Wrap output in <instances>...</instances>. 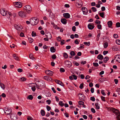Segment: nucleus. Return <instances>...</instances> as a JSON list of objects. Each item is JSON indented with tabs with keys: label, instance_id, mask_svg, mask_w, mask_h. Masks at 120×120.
Instances as JSON below:
<instances>
[{
	"label": "nucleus",
	"instance_id": "nucleus-3",
	"mask_svg": "<svg viewBox=\"0 0 120 120\" xmlns=\"http://www.w3.org/2000/svg\"><path fill=\"white\" fill-rule=\"evenodd\" d=\"M45 86V82H40L38 85L36 84V88L38 89L41 90L42 88H44Z\"/></svg>",
	"mask_w": 120,
	"mask_h": 120
},
{
	"label": "nucleus",
	"instance_id": "nucleus-49",
	"mask_svg": "<svg viewBox=\"0 0 120 120\" xmlns=\"http://www.w3.org/2000/svg\"><path fill=\"white\" fill-rule=\"evenodd\" d=\"M101 98L102 101H105V97H104L103 96H101Z\"/></svg>",
	"mask_w": 120,
	"mask_h": 120
},
{
	"label": "nucleus",
	"instance_id": "nucleus-26",
	"mask_svg": "<svg viewBox=\"0 0 120 120\" xmlns=\"http://www.w3.org/2000/svg\"><path fill=\"white\" fill-rule=\"evenodd\" d=\"M95 105L96 107V109H98L100 108L99 105L98 103H96L95 104Z\"/></svg>",
	"mask_w": 120,
	"mask_h": 120
},
{
	"label": "nucleus",
	"instance_id": "nucleus-12",
	"mask_svg": "<svg viewBox=\"0 0 120 120\" xmlns=\"http://www.w3.org/2000/svg\"><path fill=\"white\" fill-rule=\"evenodd\" d=\"M64 63L67 67H71V63L70 61L68 60H66L65 61Z\"/></svg>",
	"mask_w": 120,
	"mask_h": 120
},
{
	"label": "nucleus",
	"instance_id": "nucleus-9",
	"mask_svg": "<svg viewBox=\"0 0 120 120\" xmlns=\"http://www.w3.org/2000/svg\"><path fill=\"white\" fill-rule=\"evenodd\" d=\"M45 73L47 75L50 76H52L53 74V71L49 70H46Z\"/></svg>",
	"mask_w": 120,
	"mask_h": 120
},
{
	"label": "nucleus",
	"instance_id": "nucleus-4",
	"mask_svg": "<svg viewBox=\"0 0 120 120\" xmlns=\"http://www.w3.org/2000/svg\"><path fill=\"white\" fill-rule=\"evenodd\" d=\"M4 113L7 115H10L12 112V109L7 107L4 108Z\"/></svg>",
	"mask_w": 120,
	"mask_h": 120
},
{
	"label": "nucleus",
	"instance_id": "nucleus-55",
	"mask_svg": "<svg viewBox=\"0 0 120 120\" xmlns=\"http://www.w3.org/2000/svg\"><path fill=\"white\" fill-rule=\"evenodd\" d=\"M79 104V105H83L84 104V103L82 101H80L78 102Z\"/></svg>",
	"mask_w": 120,
	"mask_h": 120
},
{
	"label": "nucleus",
	"instance_id": "nucleus-1",
	"mask_svg": "<svg viewBox=\"0 0 120 120\" xmlns=\"http://www.w3.org/2000/svg\"><path fill=\"white\" fill-rule=\"evenodd\" d=\"M110 110L112 111L116 116V118L117 120H120V113L118 110L116 109L113 108H111Z\"/></svg>",
	"mask_w": 120,
	"mask_h": 120
},
{
	"label": "nucleus",
	"instance_id": "nucleus-39",
	"mask_svg": "<svg viewBox=\"0 0 120 120\" xmlns=\"http://www.w3.org/2000/svg\"><path fill=\"white\" fill-rule=\"evenodd\" d=\"M84 44L86 45L89 46L90 44V42H84Z\"/></svg>",
	"mask_w": 120,
	"mask_h": 120
},
{
	"label": "nucleus",
	"instance_id": "nucleus-31",
	"mask_svg": "<svg viewBox=\"0 0 120 120\" xmlns=\"http://www.w3.org/2000/svg\"><path fill=\"white\" fill-rule=\"evenodd\" d=\"M41 113L42 116H43L45 115V112L44 110H41Z\"/></svg>",
	"mask_w": 120,
	"mask_h": 120
},
{
	"label": "nucleus",
	"instance_id": "nucleus-58",
	"mask_svg": "<svg viewBox=\"0 0 120 120\" xmlns=\"http://www.w3.org/2000/svg\"><path fill=\"white\" fill-rule=\"evenodd\" d=\"M95 23L97 24H99L101 22L98 20H96L95 22Z\"/></svg>",
	"mask_w": 120,
	"mask_h": 120
},
{
	"label": "nucleus",
	"instance_id": "nucleus-43",
	"mask_svg": "<svg viewBox=\"0 0 120 120\" xmlns=\"http://www.w3.org/2000/svg\"><path fill=\"white\" fill-rule=\"evenodd\" d=\"M33 54H30V58L31 59L33 60L34 57L33 56Z\"/></svg>",
	"mask_w": 120,
	"mask_h": 120
},
{
	"label": "nucleus",
	"instance_id": "nucleus-2",
	"mask_svg": "<svg viewBox=\"0 0 120 120\" xmlns=\"http://www.w3.org/2000/svg\"><path fill=\"white\" fill-rule=\"evenodd\" d=\"M30 23L33 26L37 24L38 22V19L36 18H33L30 19Z\"/></svg>",
	"mask_w": 120,
	"mask_h": 120
},
{
	"label": "nucleus",
	"instance_id": "nucleus-7",
	"mask_svg": "<svg viewBox=\"0 0 120 120\" xmlns=\"http://www.w3.org/2000/svg\"><path fill=\"white\" fill-rule=\"evenodd\" d=\"M0 13L3 16H5L7 15L8 12L5 10L4 9H3L0 10Z\"/></svg>",
	"mask_w": 120,
	"mask_h": 120
},
{
	"label": "nucleus",
	"instance_id": "nucleus-23",
	"mask_svg": "<svg viewBox=\"0 0 120 120\" xmlns=\"http://www.w3.org/2000/svg\"><path fill=\"white\" fill-rule=\"evenodd\" d=\"M0 86L1 88L3 90H4L5 88V86L3 84L0 82Z\"/></svg>",
	"mask_w": 120,
	"mask_h": 120
},
{
	"label": "nucleus",
	"instance_id": "nucleus-48",
	"mask_svg": "<svg viewBox=\"0 0 120 120\" xmlns=\"http://www.w3.org/2000/svg\"><path fill=\"white\" fill-rule=\"evenodd\" d=\"M32 37H35L36 36V33L35 32L32 31Z\"/></svg>",
	"mask_w": 120,
	"mask_h": 120
},
{
	"label": "nucleus",
	"instance_id": "nucleus-60",
	"mask_svg": "<svg viewBox=\"0 0 120 120\" xmlns=\"http://www.w3.org/2000/svg\"><path fill=\"white\" fill-rule=\"evenodd\" d=\"M36 86L34 87H32L31 88V89L33 91H35L36 90Z\"/></svg>",
	"mask_w": 120,
	"mask_h": 120
},
{
	"label": "nucleus",
	"instance_id": "nucleus-56",
	"mask_svg": "<svg viewBox=\"0 0 120 120\" xmlns=\"http://www.w3.org/2000/svg\"><path fill=\"white\" fill-rule=\"evenodd\" d=\"M97 28L99 29H101V25H98L97 26Z\"/></svg>",
	"mask_w": 120,
	"mask_h": 120
},
{
	"label": "nucleus",
	"instance_id": "nucleus-59",
	"mask_svg": "<svg viewBox=\"0 0 120 120\" xmlns=\"http://www.w3.org/2000/svg\"><path fill=\"white\" fill-rule=\"evenodd\" d=\"M91 110L92 112L93 113H95V109L93 108H91Z\"/></svg>",
	"mask_w": 120,
	"mask_h": 120
},
{
	"label": "nucleus",
	"instance_id": "nucleus-13",
	"mask_svg": "<svg viewBox=\"0 0 120 120\" xmlns=\"http://www.w3.org/2000/svg\"><path fill=\"white\" fill-rule=\"evenodd\" d=\"M82 10L84 15H86L88 12V11L86 8L85 7H82Z\"/></svg>",
	"mask_w": 120,
	"mask_h": 120
},
{
	"label": "nucleus",
	"instance_id": "nucleus-34",
	"mask_svg": "<svg viewBox=\"0 0 120 120\" xmlns=\"http://www.w3.org/2000/svg\"><path fill=\"white\" fill-rule=\"evenodd\" d=\"M98 14L102 18L104 17V14L103 13L99 12Z\"/></svg>",
	"mask_w": 120,
	"mask_h": 120
},
{
	"label": "nucleus",
	"instance_id": "nucleus-38",
	"mask_svg": "<svg viewBox=\"0 0 120 120\" xmlns=\"http://www.w3.org/2000/svg\"><path fill=\"white\" fill-rule=\"evenodd\" d=\"M93 65L95 67H97L98 66V63H93Z\"/></svg>",
	"mask_w": 120,
	"mask_h": 120
},
{
	"label": "nucleus",
	"instance_id": "nucleus-51",
	"mask_svg": "<svg viewBox=\"0 0 120 120\" xmlns=\"http://www.w3.org/2000/svg\"><path fill=\"white\" fill-rule=\"evenodd\" d=\"M49 16L51 18H53V14L52 12H50L49 14Z\"/></svg>",
	"mask_w": 120,
	"mask_h": 120
},
{
	"label": "nucleus",
	"instance_id": "nucleus-8",
	"mask_svg": "<svg viewBox=\"0 0 120 120\" xmlns=\"http://www.w3.org/2000/svg\"><path fill=\"white\" fill-rule=\"evenodd\" d=\"M14 27L16 30H21L23 28L22 26L20 25L15 24L14 25Z\"/></svg>",
	"mask_w": 120,
	"mask_h": 120
},
{
	"label": "nucleus",
	"instance_id": "nucleus-19",
	"mask_svg": "<svg viewBox=\"0 0 120 120\" xmlns=\"http://www.w3.org/2000/svg\"><path fill=\"white\" fill-rule=\"evenodd\" d=\"M46 36L47 38L50 39L52 38V35L50 33H48L45 35Z\"/></svg>",
	"mask_w": 120,
	"mask_h": 120
},
{
	"label": "nucleus",
	"instance_id": "nucleus-62",
	"mask_svg": "<svg viewBox=\"0 0 120 120\" xmlns=\"http://www.w3.org/2000/svg\"><path fill=\"white\" fill-rule=\"evenodd\" d=\"M113 37L115 38H117L118 37V36L117 34H115L113 35Z\"/></svg>",
	"mask_w": 120,
	"mask_h": 120
},
{
	"label": "nucleus",
	"instance_id": "nucleus-32",
	"mask_svg": "<svg viewBox=\"0 0 120 120\" xmlns=\"http://www.w3.org/2000/svg\"><path fill=\"white\" fill-rule=\"evenodd\" d=\"M26 79L24 77H22L20 78V81H21L23 82L25 81Z\"/></svg>",
	"mask_w": 120,
	"mask_h": 120
},
{
	"label": "nucleus",
	"instance_id": "nucleus-47",
	"mask_svg": "<svg viewBox=\"0 0 120 120\" xmlns=\"http://www.w3.org/2000/svg\"><path fill=\"white\" fill-rule=\"evenodd\" d=\"M116 91L118 92V94L119 95H120V88H117L116 89Z\"/></svg>",
	"mask_w": 120,
	"mask_h": 120
},
{
	"label": "nucleus",
	"instance_id": "nucleus-45",
	"mask_svg": "<svg viewBox=\"0 0 120 120\" xmlns=\"http://www.w3.org/2000/svg\"><path fill=\"white\" fill-rule=\"evenodd\" d=\"M92 11L94 12H95L97 11L96 8L94 7H92L91 8Z\"/></svg>",
	"mask_w": 120,
	"mask_h": 120
},
{
	"label": "nucleus",
	"instance_id": "nucleus-30",
	"mask_svg": "<svg viewBox=\"0 0 120 120\" xmlns=\"http://www.w3.org/2000/svg\"><path fill=\"white\" fill-rule=\"evenodd\" d=\"M68 55L66 53L64 52V53L63 56L64 58H67L68 57Z\"/></svg>",
	"mask_w": 120,
	"mask_h": 120
},
{
	"label": "nucleus",
	"instance_id": "nucleus-14",
	"mask_svg": "<svg viewBox=\"0 0 120 120\" xmlns=\"http://www.w3.org/2000/svg\"><path fill=\"white\" fill-rule=\"evenodd\" d=\"M44 78L45 80L49 81H51L52 80V79L51 77H49L48 76H44Z\"/></svg>",
	"mask_w": 120,
	"mask_h": 120
},
{
	"label": "nucleus",
	"instance_id": "nucleus-27",
	"mask_svg": "<svg viewBox=\"0 0 120 120\" xmlns=\"http://www.w3.org/2000/svg\"><path fill=\"white\" fill-rule=\"evenodd\" d=\"M109 60L108 57H105L103 61L105 63H106L107 61Z\"/></svg>",
	"mask_w": 120,
	"mask_h": 120
},
{
	"label": "nucleus",
	"instance_id": "nucleus-41",
	"mask_svg": "<svg viewBox=\"0 0 120 120\" xmlns=\"http://www.w3.org/2000/svg\"><path fill=\"white\" fill-rule=\"evenodd\" d=\"M56 56L55 54L53 55L52 56V57H51L52 58V59H54V60L56 58Z\"/></svg>",
	"mask_w": 120,
	"mask_h": 120
},
{
	"label": "nucleus",
	"instance_id": "nucleus-54",
	"mask_svg": "<svg viewBox=\"0 0 120 120\" xmlns=\"http://www.w3.org/2000/svg\"><path fill=\"white\" fill-rule=\"evenodd\" d=\"M60 71L61 72H63L65 71V70L64 68H60Z\"/></svg>",
	"mask_w": 120,
	"mask_h": 120
},
{
	"label": "nucleus",
	"instance_id": "nucleus-52",
	"mask_svg": "<svg viewBox=\"0 0 120 120\" xmlns=\"http://www.w3.org/2000/svg\"><path fill=\"white\" fill-rule=\"evenodd\" d=\"M46 102L48 105H49L51 103V101L50 100H48L46 101Z\"/></svg>",
	"mask_w": 120,
	"mask_h": 120
},
{
	"label": "nucleus",
	"instance_id": "nucleus-40",
	"mask_svg": "<svg viewBox=\"0 0 120 120\" xmlns=\"http://www.w3.org/2000/svg\"><path fill=\"white\" fill-rule=\"evenodd\" d=\"M105 81V80L103 78H100L99 79V81L100 82H103Z\"/></svg>",
	"mask_w": 120,
	"mask_h": 120
},
{
	"label": "nucleus",
	"instance_id": "nucleus-22",
	"mask_svg": "<svg viewBox=\"0 0 120 120\" xmlns=\"http://www.w3.org/2000/svg\"><path fill=\"white\" fill-rule=\"evenodd\" d=\"M13 56L14 59L16 60H18L19 59L18 57L16 55V54H14L13 55Z\"/></svg>",
	"mask_w": 120,
	"mask_h": 120
},
{
	"label": "nucleus",
	"instance_id": "nucleus-50",
	"mask_svg": "<svg viewBox=\"0 0 120 120\" xmlns=\"http://www.w3.org/2000/svg\"><path fill=\"white\" fill-rule=\"evenodd\" d=\"M116 25L117 27H120V23L119 22H117L116 23Z\"/></svg>",
	"mask_w": 120,
	"mask_h": 120
},
{
	"label": "nucleus",
	"instance_id": "nucleus-53",
	"mask_svg": "<svg viewBox=\"0 0 120 120\" xmlns=\"http://www.w3.org/2000/svg\"><path fill=\"white\" fill-rule=\"evenodd\" d=\"M101 93L103 95L105 96L106 95V94L105 93L104 90H101Z\"/></svg>",
	"mask_w": 120,
	"mask_h": 120
},
{
	"label": "nucleus",
	"instance_id": "nucleus-25",
	"mask_svg": "<svg viewBox=\"0 0 120 120\" xmlns=\"http://www.w3.org/2000/svg\"><path fill=\"white\" fill-rule=\"evenodd\" d=\"M50 51L51 52H55L56 49H55L54 47H52L50 48Z\"/></svg>",
	"mask_w": 120,
	"mask_h": 120
},
{
	"label": "nucleus",
	"instance_id": "nucleus-61",
	"mask_svg": "<svg viewBox=\"0 0 120 120\" xmlns=\"http://www.w3.org/2000/svg\"><path fill=\"white\" fill-rule=\"evenodd\" d=\"M90 90L92 93H94V88H91Z\"/></svg>",
	"mask_w": 120,
	"mask_h": 120
},
{
	"label": "nucleus",
	"instance_id": "nucleus-35",
	"mask_svg": "<svg viewBox=\"0 0 120 120\" xmlns=\"http://www.w3.org/2000/svg\"><path fill=\"white\" fill-rule=\"evenodd\" d=\"M70 54L72 56H74L75 55V52L73 51H71L70 52Z\"/></svg>",
	"mask_w": 120,
	"mask_h": 120
},
{
	"label": "nucleus",
	"instance_id": "nucleus-20",
	"mask_svg": "<svg viewBox=\"0 0 120 120\" xmlns=\"http://www.w3.org/2000/svg\"><path fill=\"white\" fill-rule=\"evenodd\" d=\"M61 21L63 24H66L67 20L65 19H61Z\"/></svg>",
	"mask_w": 120,
	"mask_h": 120
},
{
	"label": "nucleus",
	"instance_id": "nucleus-37",
	"mask_svg": "<svg viewBox=\"0 0 120 120\" xmlns=\"http://www.w3.org/2000/svg\"><path fill=\"white\" fill-rule=\"evenodd\" d=\"M28 40L29 41V42L30 43H32L33 41V39L31 38H29Z\"/></svg>",
	"mask_w": 120,
	"mask_h": 120
},
{
	"label": "nucleus",
	"instance_id": "nucleus-15",
	"mask_svg": "<svg viewBox=\"0 0 120 120\" xmlns=\"http://www.w3.org/2000/svg\"><path fill=\"white\" fill-rule=\"evenodd\" d=\"M79 99L80 100H83L84 99V96L83 94L79 93L78 94Z\"/></svg>",
	"mask_w": 120,
	"mask_h": 120
},
{
	"label": "nucleus",
	"instance_id": "nucleus-28",
	"mask_svg": "<svg viewBox=\"0 0 120 120\" xmlns=\"http://www.w3.org/2000/svg\"><path fill=\"white\" fill-rule=\"evenodd\" d=\"M33 97L32 95H29L27 97V99L31 100H32L33 99Z\"/></svg>",
	"mask_w": 120,
	"mask_h": 120
},
{
	"label": "nucleus",
	"instance_id": "nucleus-11",
	"mask_svg": "<svg viewBox=\"0 0 120 120\" xmlns=\"http://www.w3.org/2000/svg\"><path fill=\"white\" fill-rule=\"evenodd\" d=\"M19 15L22 17H24L26 16L25 13L23 11H21L19 12Z\"/></svg>",
	"mask_w": 120,
	"mask_h": 120
},
{
	"label": "nucleus",
	"instance_id": "nucleus-5",
	"mask_svg": "<svg viewBox=\"0 0 120 120\" xmlns=\"http://www.w3.org/2000/svg\"><path fill=\"white\" fill-rule=\"evenodd\" d=\"M24 10L27 12V13H29L31 11V8L30 6L29 5H27L25 6L24 8Z\"/></svg>",
	"mask_w": 120,
	"mask_h": 120
},
{
	"label": "nucleus",
	"instance_id": "nucleus-36",
	"mask_svg": "<svg viewBox=\"0 0 120 120\" xmlns=\"http://www.w3.org/2000/svg\"><path fill=\"white\" fill-rule=\"evenodd\" d=\"M59 105L61 107L63 106L64 105V103L62 101H59Z\"/></svg>",
	"mask_w": 120,
	"mask_h": 120
},
{
	"label": "nucleus",
	"instance_id": "nucleus-18",
	"mask_svg": "<svg viewBox=\"0 0 120 120\" xmlns=\"http://www.w3.org/2000/svg\"><path fill=\"white\" fill-rule=\"evenodd\" d=\"M115 57L117 59L116 60L119 63H120V55H116V56Z\"/></svg>",
	"mask_w": 120,
	"mask_h": 120
},
{
	"label": "nucleus",
	"instance_id": "nucleus-29",
	"mask_svg": "<svg viewBox=\"0 0 120 120\" xmlns=\"http://www.w3.org/2000/svg\"><path fill=\"white\" fill-rule=\"evenodd\" d=\"M52 24H53V27L55 28V29H60V28L59 27H58L56 25H55L54 24V23H52Z\"/></svg>",
	"mask_w": 120,
	"mask_h": 120
},
{
	"label": "nucleus",
	"instance_id": "nucleus-6",
	"mask_svg": "<svg viewBox=\"0 0 120 120\" xmlns=\"http://www.w3.org/2000/svg\"><path fill=\"white\" fill-rule=\"evenodd\" d=\"M10 118L12 120H17L18 117L15 113H11L10 115Z\"/></svg>",
	"mask_w": 120,
	"mask_h": 120
},
{
	"label": "nucleus",
	"instance_id": "nucleus-21",
	"mask_svg": "<svg viewBox=\"0 0 120 120\" xmlns=\"http://www.w3.org/2000/svg\"><path fill=\"white\" fill-rule=\"evenodd\" d=\"M97 58L98 59L100 60H101L103 59V57L102 55L100 54L98 55Z\"/></svg>",
	"mask_w": 120,
	"mask_h": 120
},
{
	"label": "nucleus",
	"instance_id": "nucleus-33",
	"mask_svg": "<svg viewBox=\"0 0 120 120\" xmlns=\"http://www.w3.org/2000/svg\"><path fill=\"white\" fill-rule=\"evenodd\" d=\"M112 49L114 50L115 51H117L118 49L117 46H113L112 47Z\"/></svg>",
	"mask_w": 120,
	"mask_h": 120
},
{
	"label": "nucleus",
	"instance_id": "nucleus-63",
	"mask_svg": "<svg viewBox=\"0 0 120 120\" xmlns=\"http://www.w3.org/2000/svg\"><path fill=\"white\" fill-rule=\"evenodd\" d=\"M27 119L28 120H33V119L32 117L29 116L27 117Z\"/></svg>",
	"mask_w": 120,
	"mask_h": 120
},
{
	"label": "nucleus",
	"instance_id": "nucleus-16",
	"mask_svg": "<svg viewBox=\"0 0 120 120\" xmlns=\"http://www.w3.org/2000/svg\"><path fill=\"white\" fill-rule=\"evenodd\" d=\"M63 15L64 17L67 19L69 18L70 17V14L68 13H64Z\"/></svg>",
	"mask_w": 120,
	"mask_h": 120
},
{
	"label": "nucleus",
	"instance_id": "nucleus-24",
	"mask_svg": "<svg viewBox=\"0 0 120 120\" xmlns=\"http://www.w3.org/2000/svg\"><path fill=\"white\" fill-rule=\"evenodd\" d=\"M112 22L110 21L108 22V26L109 27H111L112 25Z\"/></svg>",
	"mask_w": 120,
	"mask_h": 120
},
{
	"label": "nucleus",
	"instance_id": "nucleus-64",
	"mask_svg": "<svg viewBox=\"0 0 120 120\" xmlns=\"http://www.w3.org/2000/svg\"><path fill=\"white\" fill-rule=\"evenodd\" d=\"M91 100L92 101H95V98L94 97H91L90 98Z\"/></svg>",
	"mask_w": 120,
	"mask_h": 120
},
{
	"label": "nucleus",
	"instance_id": "nucleus-44",
	"mask_svg": "<svg viewBox=\"0 0 120 120\" xmlns=\"http://www.w3.org/2000/svg\"><path fill=\"white\" fill-rule=\"evenodd\" d=\"M46 108L47 111H49L51 109V107L48 105H47L46 106Z\"/></svg>",
	"mask_w": 120,
	"mask_h": 120
},
{
	"label": "nucleus",
	"instance_id": "nucleus-10",
	"mask_svg": "<svg viewBox=\"0 0 120 120\" xmlns=\"http://www.w3.org/2000/svg\"><path fill=\"white\" fill-rule=\"evenodd\" d=\"M15 6L17 8H20L22 6V5L21 2H15Z\"/></svg>",
	"mask_w": 120,
	"mask_h": 120
},
{
	"label": "nucleus",
	"instance_id": "nucleus-42",
	"mask_svg": "<svg viewBox=\"0 0 120 120\" xmlns=\"http://www.w3.org/2000/svg\"><path fill=\"white\" fill-rule=\"evenodd\" d=\"M104 48H106L108 46V43L106 42H105L104 44Z\"/></svg>",
	"mask_w": 120,
	"mask_h": 120
},
{
	"label": "nucleus",
	"instance_id": "nucleus-17",
	"mask_svg": "<svg viewBox=\"0 0 120 120\" xmlns=\"http://www.w3.org/2000/svg\"><path fill=\"white\" fill-rule=\"evenodd\" d=\"M94 25H92L91 24H89L88 25V28L90 30L93 29L94 27Z\"/></svg>",
	"mask_w": 120,
	"mask_h": 120
},
{
	"label": "nucleus",
	"instance_id": "nucleus-57",
	"mask_svg": "<svg viewBox=\"0 0 120 120\" xmlns=\"http://www.w3.org/2000/svg\"><path fill=\"white\" fill-rule=\"evenodd\" d=\"M83 87V83L81 84H80V86H79V87L81 89H82Z\"/></svg>",
	"mask_w": 120,
	"mask_h": 120
},
{
	"label": "nucleus",
	"instance_id": "nucleus-46",
	"mask_svg": "<svg viewBox=\"0 0 120 120\" xmlns=\"http://www.w3.org/2000/svg\"><path fill=\"white\" fill-rule=\"evenodd\" d=\"M116 43L120 45V40H116Z\"/></svg>",
	"mask_w": 120,
	"mask_h": 120
}]
</instances>
